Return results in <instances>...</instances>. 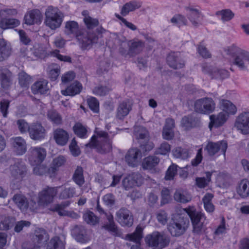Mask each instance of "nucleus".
<instances>
[{
	"label": "nucleus",
	"mask_w": 249,
	"mask_h": 249,
	"mask_svg": "<svg viewBox=\"0 0 249 249\" xmlns=\"http://www.w3.org/2000/svg\"><path fill=\"white\" fill-rule=\"evenodd\" d=\"M82 14L84 16L83 20L87 30L82 32V34L77 35V39L82 44V47L86 49L90 48L93 43H96L98 39L102 37V34L106 31L103 27H100L96 29L95 32L93 29L98 25V19L90 17L88 11H83Z\"/></svg>",
	"instance_id": "f257e3e1"
},
{
	"label": "nucleus",
	"mask_w": 249,
	"mask_h": 249,
	"mask_svg": "<svg viewBox=\"0 0 249 249\" xmlns=\"http://www.w3.org/2000/svg\"><path fill=\"white\" fill-rule=\"evenodd\" d=\"M189 225V221L187 217L177 215L170 222L168 229L174 236H179L183 234Z\"/></svg>",
	"instance_id": "f03ea898"
},
{
	"label": "nucleus",
	"mask_w": 249,
	"mask_h": 249,
	"mask_svg": "<svg viewBox=\"0 0 249 249\" xmlns=\"http://www.w3.org/2000/svg\"><path fill=\"white\" fill-rule=\"evenodd\" d=\"M97 140L95 136H93L89 142L87 143L86 147H99V151L101 153H106L111 150L112 146L108 139V134L105 131L97 132Z\"/></svg>",
	"instance_id": "7ed1b4c3"
},
{
	"label": "nucleus",
	"mask_w": 249,
	"mask_h": 249,
	"mask_svg": "<svg viewBox=\"0 0 249 249\" xmlns=\"http://www.w3.org/2000/svg\"><path fill=\"white\" fill-rule=\"evenodd\" d=\"M45 17L46 25L51 29L54 30L60 26L64 15L58 8L49 6L46 10Z\"/></svg>",
	"instance_id": "20e7f679"
},
{
	"label": "nucleus",
	"mask_w": 249,
	"mask_h": 249,
	"mask_svg": "<svg viewBox=\"0 0 249 249\" xmlns=\"http://www.w3.org/2000/svg\"><path fill=\"white\" fill-rule=\"evenodd\" d=\"M190 217L193 226V232L195 234H200L205 231L204 222L205 220L204 214L201 212L190 209H184Z\"/></svg>",
	"instance_id": "39448f33"
},
{
	"label": "nucleus",
	"mask_w": 249,
	"mask_h": 249,
	"mask_svg": "<svg viewBox=\"0 0 249 249\" xmlns=\"http://www.w3.org/2000/svg\"><path fill=\"white\" fill-rule=\"evenodd\" d=\"M215 104L211 98H203L196 100L194 103V109L196 112L206 114L214 111Z\"/></svg>",
	"instance_id": "423d86ee"
},
{
	"label": "nucleus",
	"mask_w": 249,
	"mask_h": 249,
	"mask_svg": "<svg viewBox=\"0 0 249 249\" xmlns=\"http://www.w3.org/2000/svg\"><path fill=\"white\" fill-rule=\"evenodd\" d=\"M146 242L149 246L162 249L167 246L170 239L168 236L159 232H154L146 237Z\"/></svg>",
	"instance_id": "0eeeda50"
},
{
	"label": "nucleus",
	"mask_w": 249,
	"mask_h": 249,
	"mask_svg": "<svg viewBox=\"0 0 249 249\" xmlns=\"http://www.w3.org/2000/svg\"><path fill=\"white\" fill-rule=\"evenodd\" d=\"M58 187H49L43 189L38 194V203L40 206H45L51 203L58 193Z\"/></svg>",
	"instance_id": "6e6552de"
},
{
	"label": "nucleus",
	"mask_w": 249,
	"mask_h": 249,
	"mask_svg": "<svg viewBox=\"0 0 249 249\" xmlns=\"http://www.w3.org/2000/svg\"><path fill=\"white\" fill-rule=\"evenodd\" d=\"M9 172L12 179L20 181L26 175L27 169L24 163L18 161L9 167Z\"/></svg>",
	"instance_id": "1a4fd4ad"
},
{
	"label": "nucleus",
	"mask_w": 249,
	"mask_h": 249,
	"mask_svg": "<svg viewBox=\"0 0 249 249\" xmlns=\"http://www.w3.org/2000/svg\"><path fill=\"white\" fill-rule=\"evenodd\" d=\"M46 156V151L40 147H31L29 150L28 159L30 164L35 166L40 164Z\"/></svg>",
	"instance_id": "9d476101"
},
{
	"label": "nucleus",
	"mask_w": 249,
	"mask_h": 249,
	"mask_svg": "<svg viewBox=\"0 0 249 249\" xmlns=\"http://www.w3.org/2000/svg\"><path fill=\"white\" fill-rule=\"evenodd\" d=\"M30 138L34 141H41L44 139L46 135V130L40 123H33L29 127Z\"/></svg>",
	"instance_id": "9b49d317"
},
{
	"label": "nucleus",
	"mask_w": 249,
	"mask_h": 249,
	"mask_svg": "<svg viewBox=\"0 0 249 249\" xmlns=\"http://www.w3.org/2000/svg\"><path fill=\"white\" fill-rule=\"evenodd\" d=\"M235 127L243 134L249 133V111L243 112L237 117Z\"/></svg>",
	"instance_id": "f8f14e48"
},
{
	"label": "nucleus",
	"mask_w": 249,
	"mask_h": 249,
	"mask_svg": "<svg viewBox=\"0 0 249 249\" xmlns=\"http://www.w3.org/2000/svg\"><path fill=\"white\" fill-rule=\"evenodd\" d=\"M116 219L122 226L131 227L133 223L132 213L127 209L123 207L116 212Z\"/></svg>",
	"instance_id": "ddd939ff"
},
{
	"label": "nucleus",
	"mask_w": 249,
	"mask_h": 249,
	"mask_svg": "<svg viewBox=\"0 0 249 249\" xmlns=\"http://www.w3.org/2000/svg\"><path fill=\"white\" fill-rule=\"evenodd\" d=\"M228 147L226 141H221L216 142H209L206 145L205 149L207 150L208 154L213 156L218 152H221L225 156Z\"/></svg>",
	"instance_id": "4468645a"
},
{
	"label": "nucleus",
	"mask_w": 249,
	"mask_h": 249,
	"mask_svg": "<svg viewBox=\"0 0 249 249\" xmlns=\"http://www.w3.org/2000/svg\"><path fill=\"white\" fill-rule=\"evenodd\" d=\"M12 146L14 152L17 155H22L27 150L26 141L21 137H16L11 139Z\"/></svg>",
	"instance_id": "2eb2a0df"
},
{
	"label": "nucleus",
	"mask_w": 249,
	"mask_h": 249,
	"mask_svg": "<svg viewBox=\"0 0 249 249\" xmlns=\"http://www.w3.org/2000/svg\"><path fill=\"white\" fill-rule=\"evenodd\" d=\"M167 62L174 69H181L185 66V62L178 53H169L167 57Z\"/></svg>",
	"instance_id": "dca6fc26"
},
{
	"label": "nucleus",
	"mask_w": 249,
	"mask_h": 249,
	"mask_svg": "<svg viewBox=\"0 0 249 249\" xmlns=\"http://www.w3.org/2000/svg\"><path fill=\"white\" fill-rule=\"evenodd\" d=\"M49 236L47 231L41 228L36 229L32 236V240L35 245L41 247L49 240Z\"/></svg>",
	"instance_id": "f3484780"
},
{
	"label": "nucleus",
	"mask_w": 249,
	"mask_h": 249,
	"mask_svg": "<svg viewBox=\"0 0 249 249\" xmlns=\"http://www.w3.org/2000/svg\"><path fill=\"white\" fill-rule=\"evenodd\" d=\"M128 46L129 48V55L133 57L140 53L143 50L144 42L138 39H134L128 41Z\"/></svg>",
	"instance_id": "a211bd4d"
},
{
	"label": "nucleus",
	"mask_w": 249,
	"mask_h": 249,
	"mask_svg": "<svg viewBox=\"0 0 249 249\" xmlns=\"http://www.w3.org/2000/svg\"><path fill=\"white\" fill-rule=\"evenodd\" d=\"M53 137L56 143L61 146L66 145L69 139L68 133L60 128H57L53 131Z\"/></svg>",
	"instance_id": "6ab92c4d"
},
{
	"label": "nucleus",
	"mask_w": 249,
	"mask_h": 249,
	"mask_svg": "<svg viewBox=\"0 0 249 249\" xmlns=\"http://www.w3.org/2000/svg\"><path fill=\"white\" fill-rule=\"evenodd\" d=\"M141 157V152L138 148H132L125 155V161L130 166L135 167L138 163V158Z\"/></svg>",
	"instance_id": "aec40b11"
},
{
	"label": "nucleus",
	"mask_w": 249,
	"mask_h": 249,
	"mask_svg": "<svg viewBox=\"0 0 249 249\" xmlns=\"http://www.w3.org/2000/svg\"><path fill=\"white\" fill-rule=\"evenodd\" d=\"M48 82L46 80H41L36 81L31 87V90L33 94H45L49 90Z\"/></svg>",
	"instance_id": "412c9836"
},
{
	"label": "nucleus",
	"mask_w": 249,
	"mask_h": 249,
	"mask_svg": "<svg viewBox=\"0 0 249 249\" xmlns=\"http://www.w3.org/2000/svg\"><path fill=\"white\" fill-rule=\"evenodd\" d=\"M42 18L40 11L35 9L29 12L24 17L25 23L33 25L40 22Z\"/></svg>",
	"instance_id": "4be33fe9"
},
{
	"label": "nucleus",
	"mask_w": 249,
	"mask_h": 249,
	"mask_svg": "<svg viewBox=\"0 0 249 249\" xmlns=\"http://www.w3.org/2000/svg\"><path fill=\"white\" fill-rule=\"evenodd\" d=\"M12 200L17 207L23 212H26L29 207V201L27 198L20 194H15Z\"/></svg>",
	"instance_id": "5701e85b"
},
{
	"label": "nucleus",
	"mask_w": 249,
	"mask_h": 249,
	"mask_svg": "<svg viewBox=\"0 0 249 249\" xmlns=\"http://www.w3.org/2000/svg\"><path fill=\"white\" fill-rule=\"evenodd\" d=\"M229 117L228 114L223 111L219 112L217 115H211L209 127L211 128V125H214L216 127L222 126L227 121Z\"/></svg>",
	"instance_id": "b1692460"
},
{
	"label": "nucleus",
	"mask_w": 249,
	"mask_h": 249,
	"mask_svg": "<svg viewBox=\"0 0 249 249\" xmlns=\"http://www.w3.org/2000/svg\"><path fill=\"white\" fill-rule=\"evenodd\" d=\"M71 233L78 242L84 243L89 240L86 234V231L82 226H75L72 230Z\"/></svg>",
	"instance_id": "393cba45"
},
{
	"label": "nucleus",
	"mask_w": 249,
	"mask_h": 249,
	"mask_svg": "<svg viewBox=\"0 0 249 249\" xmlns=\"http://www.w3.org/2000/svg\"><path fill=\"white\" fill-rule=\"evenodd\" d=\"M142 229L137 227L135 231L131 234H127L125 236V239L136 243L135 246H132L131 249H140V241L142 237Z\"/></svg>",
	"instance_id": "a878e982"
},
{
	"label": "nucleus",
	"mask_w": 249,
	"mask_h": 249,
	"mask_svg": "<svg viewBox=\"0 0 249 249\" xmlns=\"http://www.w3.org/2000/svg\"><path fill=\"white\" fill-rule=\"evenodd\" d=\"M219 105L223 112H225L228 115H233L237 112V109L234 105L230 100L222 99L219 101Z\"/></svg>",
	"instance_id": "bb28decb"
},
{
	"label": "nucleus",
	"mask_w": 249,
	"mask_h": 249,
	"mask_svg": "<svg viewBox=\"0 0 249 249\" xmlns=\"http://www.w3.org/2000/svg\"><path fill=\"white\" fill-rule=\"evenodd\" d=\"M141 7L140 2L136 0L130 1L125 3L121 8L120 14L123 16H126L130 12H133Z\"/></svg>",
	"instance_id": "cd10ccee"
},
{
	"label": "nucleus",
	"mask_w": 249,
	"mask_h": 249,
	"mask_svg": "<svg viewBox=\"0 0 249 249\" xmlns=\"http://www.w3.org/2000/svg\"><path fill=\"white\" fill-rule=\"evenodd\" d=\"M175 200L178 202L186 203L191 201L192 197L188 192L184 189H177L174 195Z\"/></svg>",
	"instance_id": "c85d7f7f"
},
{
	"label": "nucleus",
	"mask_w": 249,
	"mask_h": 249,
	"mask_svg": "<svg viewBox=\"0 0 249 249\" xmlns=\"http://www.w3.org/2000/svg\"><path fill=\"white\" fill-rule=\"evenodd\" d=\"M244 60L249 63V52L242 49L239 55H237L234 59L233 64L238 66L240 69L244 70L246 66Z\"/></svg>",
	"instance_id": "c756f323"
},
{
	"label": "nucleus",
	"mask_w": 249,
	"mask_h": 249,
	"mask_svg": "<svg viewBox=\"0 0 249 249\" xmlns=\"http://www.w3.org/2000/svg\"><path fill=\"white\" fill-rule=\"evenodd\" d=\"M11 72L7 69H0V81L1 87L8 89L11 84Z\"/></svg>",
	"instance_id": "7c9ffc66"
},
{
	"label": "nucleus",
	"mask_w": 249,
	"mask_h": 249,
	"mask_svg": "<svg viewBox=\"0 0 249 249\" xmlns=\"http://www.w3.org/2000/svg\"><path fill=\"white\" fill-rule=\"evenodd\" d=\"M58 188L61 189L58 196L60 199H69L76 195V189L74 187L59 186Z\"/></svg>",
	"instance_id": "2f4dec72"
},
{
	"label": "nucleus",
	"mask_w": 249,
	"mask_h": 249,
	"mask_svg": "<svg viewBox=\"0 0 249 249\" xmlns=\"http://www.w3.org/2000/svg\"><path fill=\"white\" fill-rule=\"evenodd\" d=\"M81 84L76 81L71 84L66 89L62 90L61 93L65 96H74L79 94L82 89Z\"/></svg>",
	"instance_id": "473e14b6"
},
{
	"label": "nucleus",
	"mask_w": 249,
	"mask_h": 249,
	"mask_svg": "<svg viewBox=\"0 0 249 249\" xmlns=\"http://www.w3.org/2000/svg\"><path fill=\"white\" fill-rule=\"evenodd\" d=\"M15 219L11 216L0 214V230L7 231L14 224Z\"/></svg>",
	"instance_id": "72a5a7b5"
},
{
	"label": "nucleus",
	"mask_w": 249,
	"mask_h": 249,
	"mask_svg": "<svg viewBox=\"0 0 249 249\" xmlns=\"http://www.w3.org/2000/svg\"><path fill=\"white\" fill-rule=\"evenodd\" d=\"M160 162V159L155 156H149L144 159L142 163L144 169L151 170L156 166Z\"/></svg>",
	"instance_id": "f704fd0d"
},
{
	"label": "nucleus",
	"mask_w": 249,
	"mask_h": 249,
	"mask_svg": "<svg viewBox=\"0 0 249 249\" xmlns=\"http://www.w3.org/2000/svg\"><path fill=\"white\" fill-rule=\"evenodd\" d=\"M65 241L58 236L52 238L47 244L46 249H65Z\"/></svg>",
	"instance_id": "c9c22d12"
},
{
	"label": "nucleus",
	"mask_w": 249,
	"mask_h": 249,
	"mask_svg": "<svg viewBox=\"0 0 249 249\" xmlns=\"http://www.w3.org/2000/svg\"><path fill=\"white\" fill-rule=\"evenodd\" d=\"M83 172V169L81 166H77L72 175L73 181L79 187H81L85 183Z\"/></svg>",
	"instance_id": "e433bc0d"
},
{
	"label": "nucleus",
	"mask_w": 249,
	"mask_h": 249,
	"mask_svg": "<svg viewBox=\"0 0 249 249\" xmlns=\"http://www.w3.org/2000/svg\"><path fill=\"white\" fill-rule=\"evenodd\" d=\"M187 10L190 12L188 16L190 21L194 27H198L199 25L201 24L198 20L200 16V12L198 9L191 7H188Z\"/></svg>",
	"instance_id": "4c0bfd02"
},
{
	"label": "nucleus",
	"mask_w": 249,
	"mask_h": 249,
	"mask_svg": "<svg viewBox=\"0 0 249 249\" xmlns=\"http://www.w3.org/2000/svg\"><path fill=\"white\" fill-rule=\"evenodd\" d=\"M20 21L15 18H2L0 21V27L2 29L14 28L18 26Z\"/></svg>",
	"instance_id": "58836bf2"
},
{
	"label": "nucleus",
	"mask_w": 249,
	"mask_h": 249,
	"mask_svg": "<svg viewBox=\"0 0 249 249\" xmlns=\"http://www.w3.org/2000/svg\"><path fill=\"white\" fill-rule=\"evenodd\" d=\"M105 214L108 221V223L104 225L103 228L112 232L115 235H119L120 234V232L118 229L117 227L115 224L113 215L112 214Z\"/></svg>",
	"instance_id": "ea45409f"
},
{
	"label": "nucleus",
	"mask_w": 249,
	"mask_h": 249,
	"mask_svg": "<svg viewBox=\"0 0 249 249\" xmlns=\"http://www.w3.org/2000/svg\"><path fill=\"white\" fill-rule=\"evenodd\" d=\"M78 25L76 22L74 21H70L66 23L65 32L68 35L74 34L77 38V35L82 34L79 31Z\"/></svg>",
	"instance_id": "a19ab883"
},
{
	"label": "nucleus",
	"mask_w": 249,
	"mask_h": 249,
	"mask_svg": "<svg viewBox=\"0 0 249 249\" xmlns=\"http://www.w3.org/2000/svg\"><path fill=\"white\" fill-rule=\"evenodd\" d=\"M242 49L240 48L235 44L225 47L223 49V53L231 57H236L237 55H239Z\"/></svg>",
	"instance_id": "79ce46f5"
},
{
	"label": "nucleus",
	"mask_w": 249,
	"mask_h": 249,
	"mask_svg": "<svg viewBox=\"0 0 249 249\" xmlns=\"http://www.w3.org/2000/svg\"><path fill=\"white\" fill-rule=\"evenodd\" d=\"M215 15L220 16L222 22H225L231 20L234 16V14L230 9H226L216 12Z\"/></svg>",
	"instance_id": "37998d69"
},
{
	"label": "nucleus",
	"mask_w": 249,
	"mask_h": 249,
	"mask_svg": "<svg viewBox=\"0 0 249 249\" xmlns=\"http://www.w3.org/2000/svg\"><path fill=\"white\" fill-rule=\"evenodd\" d=\"M10 54V48L3 39H0V62L7 58Z\"/></svg>",
	"instance_id": "c03bdc74"
},
{
	"label": "nucleus",
	"mask_w": 249,
	"mask_h": 249,
	"mask_svg": "<svg viewBox=\"0 0 249 249\" xmlns=\"http://www.w3.org/2000/svg\"><path fill=\"white\" fill-rule=\"evenodd\" d=\"M49 119L57 125L62 124V117L61 115L56 110H50L47 113Z\"/></svg>",
	"instance_id": "a18cd8bd"
},
{
	"label": "nucleus",
	"mask_w": 249,
	"mask_h": 249,
	"mask_svg": "<svg viewBox=\"0 0 249 249\" xmlns=\"http://www.w3.org/2000/svg\"><path fill=\"white\" fill-rule=\"evenodd\" d=\"M237 193L242 197L249 195V181L245 179L241 181L237 189Z\"/></svg>",
	"instance_id": "49530a36"
},
{
	"label": "nucleus",
	"mask_w": 249,
	"mask_h": 249,
	"mask_svg": "<svg viewBox=\"0 0 249 249\" xmlns=\"http://www.w3.org/2000/svg\"><path fill=\"white\" fill-rule=\"evenodd\" d=\"M134 135L138 140H147L149 138L147 130L141 126H137L134 128Z\"/></svg>",
	"instance_id": "de8ad7c7"
},
{
	"label": "nucleus",
	"mask_w": 249,
	"mask_h": 249,
	"mask_svg": "<svg viewBox=\"0 0 249 249\" xmlns=\"http://www.w3.org/2000/svg\"><path fill=\"white\" fill-rule=\"evenodd\" d=\"M181 125L186 128L195 127L198 123V120L192 116H184L181 120Z\"/></svg>",
	"instance_id": "09e8293b"
},
{
	"label": "nucleus",
	"mask_w": 249,
	"mask_h": 249,
	"mask_svg": "<svg viewBox=\"0 0 249 249\" xmlns=\"http://www.w3.org/2000/svg\"><path fill=\"white\" fill-rule=\"evenodd\" d=\"M36 59L42 58L47 54L46 48L40 44H36L33 47Z\"/></svg>",
	"instance_id": "8fccbe9b"
},
{
	"label": "nucleus",
	"mask_w": 249,
	"mask_h": 249,
	"mask_svg": "<svg viewBox=\"0 0 249 249\" xmlns=\"http://www.w3.org/2000/svg\"><path fill=\"white\" fill-rule=\"evenodd\" d=\"M20 55L29 60L36 59L33 47H23L20 49Z\"/></svg>",
	"instance_id": "3c124183"
},
{
	"label": "nucleus",
	"mask_w": 249,
	"mask_h": 249,
	"mask_svg": "<svg viewBox=\"0 0 249 249\" xmlns=\"http://www.w3.org/2000/svg\"><path fill=\"white\" fill-rule=\"evenodd\" d=\"M83 219L87 223L91 225H95L99 222L98 218L90 211H88L84 213Z\"/></svg>",
	"instance_id": "603ef678"
},
{
	"label": "nucleus",
	"mask_w": 249,
	"mask_h": 249,
	"mask_svg": "<svg viewBox=\"0 0 249 249\" xmlns=\"http://www.w3.org/2000/svg\"><path fill=\"white\" fill-rule=\"evenodd\" d=\"M197 51L198 54L203 58L208 59L212 57L210 52L206 48L203 42H201L197 45Z\"/></svg>",
	"instance_id": "864d4df0"
},
{
	"label": "nucleus",
	"mask_w": 249,
	"mask_h": 249,
	"mask_svg": "<svg viewBox=\"0 0 249 249\" xmlns=\"http://www.w3.org/2000/svg\"><path fill=\"white\" fill-rule=\"evenodd\" d=\"M173 154L175 157L185 160L189 157L188 150L181 147H178L173 151Z\"/></svg>",
	"instance_id": "5fc2aeb1"
},
{
	"label": "nucleus",
	"mask_w": 249,
	"mask_h": 249,
	"mask_svg": "<svg viewBox=\"0 0 249 249\" xmlns=\"http://www.w3.org/2000/svg\"><path fill=\"white\" fill-rule=\"evenodd\" d=\"M206 177L196 178V185L200 188L205 187L208 185V183L211 181L212 173L210 172H207Z\"/></svg>",
	"instance_id": "6e6d98bb"
},
{
	"label": "nucleus",
	"mask_w": 249,
	"mask_h": 249,
	"mask_svg": "<svg viewBox=\"0 0 249 249\" xmlns=\"http://www.w3.org/2000/svg\"><path fill=\"white\" fill-rule=\"evenodd\" d=\"M130 111L129 107H128L127 104L123 102L119 105L118 109L117 116L120 119L126 116Z\"/></svg>",
	"instance_id": "4d7b16f0"
},
{
	"label": "nucleus",
	"mask_w": 249,
	"mask_h": 249,
	"mask_svg": "<svg viewBox=\"0 0 249 249\" xmlns=\"http://www.w3.org/2000/svg\"><path fill=\"white\" fill-rule=\"evenodd\" d=\"M75 134L80 138H84L87 135L86 128L80 123H76L73 127Z\"/></svg>",
	"instance_id": "13d9d810"
},
{
	"label": "nucleus",
	"mask_w": 249,
	"mask_h": 249,
	"mask_svg": "<svg viewBox=\"0 0 249 249\" xmlns=\"http://www.w3.org/2000/svg\"><path fill=\"white\" fill-rule=\"evenodd\" d=\"M171 151V145L167 142H164L157 148L155 153L158 155H165Z\"/></svg>",
	"instance_id": "bf43d9fd"
},
{
	"label": "nucleus",
	"mask_w": 249,
	"mask_h": 249,
	"mask_svg": "<svg viewBox=\"0 0 249 249\" xmlns=\"http://www.w3.org/2000/svg\"><path fill=\"white\" fill-rule=\"evenodd\" d=\"M111 90V88L109 86L99 85L94 88L93 92L96 95L105 96Z\"/></svg>",
	"instance_id": "052dcab7"
},
{
	"label": "nucleus",
	"mask_w": 249,
	"mask_h": 249,
	"mask_svg": "<svg viewBox=\"0 0 249 249\" xmlns=\"http://www.w3.org/2000/svg\"><path fill=\"white\" fill-rule=\"evenodd\" d=\"M19 83L22 87H27L31 81V77L24 71L18 74Z\"/></svg>",
	"instance_id": "680f3d73"
},
{
	"label": "nucleus",
	"mask_w": 249,
	"mask_h": 249,
	"mask_svg": "<svg viewBox=\"0 0 249 249\" xmlns=\"http://www.w3.org/2000/svg\"><path fill=\"white\" fill-rule=\"evenodd\" d=\"M229 76V73L227 70L214 68L212 78L224 79Z\"/></svg>",
	"instance_id": "e2e57ef3"
},
{
	"label": "nucleus",
	"mask_w": 249,
	"mask_h": 249,
	"mask_svg": "<svg viewBox=\"0 0 249 249\" xmlns=\"http://www.w3.org/2000/svg\"><path fill=\"white\" fill-rule=\"evenodd\" d=\"M123 187L126 190H128L133 187L137 186L129 175L124 178L122 181Z\"/></svg>",
	"instance_id": "0e129e2a"
},
{
	"label": "nucleus",
	"mask_w": 249,
	"mask_h": 249,
	"mask_svg": "<svg viewBox=\"0 0 249 249\" xmlns=\"http://www.w3.org/2000/svg\"><path fill=\"white\" fill-rule=\"evenodd\" d=\"M115 17L119 19L122 23L127 28L132 31H135L137 30V27L132 22L128 21L125 18L118 14H115Z\"/></svg>",
	"instance_id": "69168bd1"
},
{
	"label": "nucleus",
	"mask_w": 249,
	"mask_h": 249,
	"mask_svg": "<svg viewBox=\"0 0 249 249\" xmlns=\"http://www.w3.org/2000/svg\"><path fill=\"white\" fill-rule=\"evenodd\" d=\"M31 225V222L26 220H21L16 223L14 231L16 232H19L23 230L24 228L29 227Z\"/></svg>",
	"instance_id": "338daca9"
},
{
	"label": "nucleus",
	"mask_w": 249,
	"mask_h": 249,
	"mask_svg": "<svg viewBox=\"0 0 249 249\" xmlns=\"http://www.w3.org/2000/svg\"><path fill=\"white\" fill-rule=\"evenodd\" d=\"M177 165L172 164L168 169L166 173L165 179L166 180L173 179L175 175L177 174Z\"/></svg>",
	"instance_id": "774afa93"
}]
</instances>
